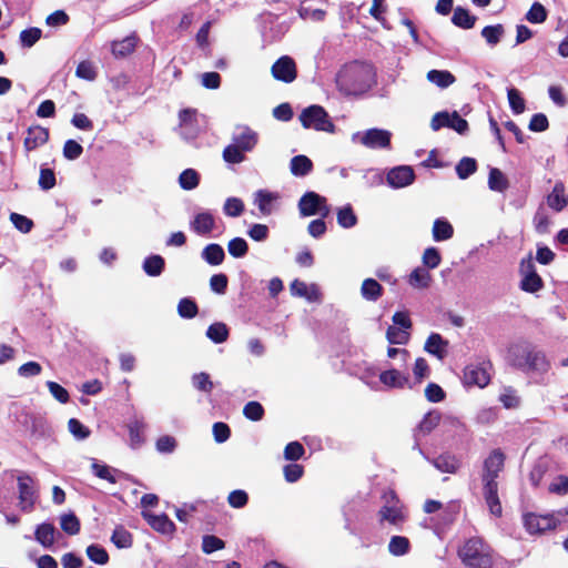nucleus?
Listing matches in <instances>:
<instances>
[{
    "mask_svg": "<svg viewBox=\"0 0 568 568\" xmlns=\"http://www.w3.org/2000/svg\"><path fill=\"white\" fill-rule=\"evenodd\" d=\"M509 356L513 365L534 376L536 383H546V375L551 364L544 352L528 346H515L509 351Z\"/></svg>",
    "mask_w": 568,
    "mask_h": 568,
    "instance_id": "obj_1",
    "label": "nucleus"
},
{
    "mask_svg": "<svg viewBox=\"0 0 568 568\" xmlns=\"http://www.w3.org/2000/svg\"><path fill=\"white\" fill-rule=\"evenodd\" d=\"M372 81L371 65L359 62L344 65L336 75V85L346 95L365 92L369 89Z\"/></svg>",
    "mask_w": 568,
    "mask_h": 568,
    "instance_id": "obj_2",
    "label": "nucleus"
},
{
    "mask_svg": "<svg viewBox=\"0 0 568 568\" xmlns=\"http://www.w3.org/2000/svg\"><path fill=\"white\" fill-rule=\"evenodd\" d=\"M458 556L462 561L471 568H490L491 550L481 538L473 537L459 548Z\"/></svg>",
    "mask_w": 568,
    "mask_h": 568,
    "instance_id": "obj_3",
    "label": "nucleus"
},
{
    "mask_svg": "<svg viewBox=\"0 0 568 568\" xmlns=\"http://www.w3.org/2000/svg\"><path fill=\"white\" fill-rule=\"evenodd\" d=\"M300 121L305 129H314L329 133L334 132L335 129L324 108L316 104L304 109L300 114Z\"/></svg>",
    "mask_w": 568,
    "mask_h": 568,
    "instance_id": "obj_4",
    "label": "nucleus"
},
{
    "mask_svg": "<svg viewBox=\"0 0 568 568\" xmlns=\"http://www.w3.org/2000/svg\"><path fill=\"white\" fill-rule=\"evenodd\" d=\"M19 507L24 513H31L38 499L36 480L29 474L22 473L17 478Z\"/></svg>",
    "mask_w": 568,
    "mask_h": 568,
    "instance_id": "obj_5",
    "label": "nucleus"
},
{
    "mask_svg": "<svg viewBox=\"0 0 568 568\" xmlns=\"http://www.w3.org/2000/svg\"><path fill=\"white\" fill-rule=\"evenodd\" d=\"M298 211L304 217L312 215L327 217L331 213V207L327 204L326 197L316 192L308 191L300 199Z\"/></svg>",
    "mask_w": 568,
    "mask_h": 568,
    "instance_id": "obj_6",
    "label": "nucleus"
},
{
    "mask_svg": "<svg viewBox=\"0 0 568 568\" xmlns=\"http://www.w3.org/2000/svg\"><path fill=\"white\" fill-rule=\"evenodd\" d=\"M390 138L392 133L389 131L374 128L354 133L352 141L368 149H386L390 145Z\"/></svg>",
    "mask_w": 568,
    "mask_h": 568,
    "instance_id": "obj_7",
    "label": "nucleus"
},
{
    "mask_svg": "<svg viewBox=\"0 0 568 568\" xmlns=\"http://www.w3.org/2000/svg\"><path fill=\"white\" fill-rule=\"evenodd\" d=\"M384 498L385 505L378 511L381 523L386 521L394 526L402 525L406 516L399 500L393 491L385 494Z\"/></svg>",
    "mask_w": 568,
    "mask_h": 568,
    "instance_id": "obj_8",
    "label": "nucleus"
},
{
    "mask_svg": "<svg viewBox=\"0 0 568 568\" xmlns=\"http://www.w3.org/2000/svg\"><path fill=\"white\" fill-rule=\"evenodd\" d=\"M489 369V363L467 365L464 369V384L466 386H477L479 388H484L490 382Z\"/></svg>",
    "mask_w": 568,
    "mask_h": 568,
    "instance_id": "obj_9",
    "label": "nucleus"
},
{
    "mask_svg": "<svg viewBox=\"0 0 568 568\" xmlns=\"http://www.w3.org/2000/svg\"><path fill=\"white\" fill-rule=\"evenodd\" d=\"M520 288L528 293H536L542 288V280L537 274L534 261L528 257L520 263Z\"/></svg>",
    "mask_w": 568,
    "mask_h": 568,
    "instance_id": "obj_10",
    "label": "nucleus"
},
{
    "mask_svg": "<svg viewBox=\"0 0 568 568\" xmlns=\"http://www.w3.org/2000/svg\"><path fill=\"white\" fill-rule=\"evenodd\" d=\"M271 74L276 81L292 83L297 78V67L290 55H282L271 68Z\"/></svg>",
    "mask_w": 568,
    "mask_h": 568,
    "instance_id": "obj_11",
    "label": "nucleus"
},
{
    "mask_svg": "<svg viewBox=\"0 0 568 568\" xmlns=\"http://www.w3.org/2000/svg\"><path fill=\"white\" fill-rule=\"evenodd\" d=\"M430 126L434 131H438L439 129L447 126L460 134L468 130L467 121L463 119L456 111L453 113L445 111L436 113L432 118Z\"/></svg>",
    "mask_w": 568,
    "mask_h": 568,
    "instance_id": "obj_12",
    "label": "nucleus"
},
{
    "mask_svg": "<svg viewBox=\"0 0 568 568\" xmlns=\"http://www.w3.org/2000/svg\"><path fill=\"white\" fill-rule=\"evenodd\" d=\"M281 200L278 192L261 189L254 192L253 203L262 215H271L277 207Z\"/></svg>",
    "mask_w": 568,
    "mask_h": 568,
    "instance_id": "obj_13",
    "label": "nucleus"
},
{
    "mask_svg": "<svg viewBox=\"0 0 568 568\" xmlns=\"http://www.w3.org/2000/svg\"><path fill=\"white\" fill-rule=\"evenodd\" d=\"M379 381L387 388L403 389L405 387H413L408 373L396 367L381 372Z\"/></svg>",
    "mask_w": 568,
    "mask_h": 568,
    "instance_id": "obj_14",
    "label": "nucleus"
},
{
    "mask_svg": "<svg viewBox=\"0 0 568 568\" xmlns=\"http://www.w3.org/2000/svg\"><path fill=\"white\" fill-rule=\"evenodd\" d=\"M524 525L529 534H541L555 529L557 520L551 515L526 514L524 516Z\"/></svg>",
    "mask_w": 568,
    "mask_h": 568,
    "instance_id": "obj_15",
    "label": "nucleus"
},
{
    "mask_svg": "<svg viewBox=\"0 0 568 568\" xmlns=\"http://www.w3.org/2000/svg\"><path fill=\"white\" fill-rule=\"evenodd\" d=\"M415 180V173L412 166L399 165L388 171L386 181L393 189H402L410 185Z\"/></svg>",
    "mask_w": 568,
    "mask_h": 568,
    "instance_id": "obj_16",
    "label": "nucleus"
},
{
    "mask_svg": "<svg viewBox=\"0 0 568 568\" xmlns=\"http://www.w3.org/2000/svg\"><path fill=\"white\" fill-rule=\"evenodd\" d=\"M414 449H417L418 453L425 459H427L429 463H432L434 465V467L442 473L455 474L460 467L459 459L452 454L446 453V454L439 455L436 458L429 459L428 456H426L425 453L423 452V449L419 447V444H415Z\"/></svg>",
    "mask_w": 568,
    "mask_h": 568,
    "instance_id": "obj_17",
    "label": "nucleus"
},
{
    "mask_svg": "<svg viewBox=\"0 0 568 568\" xmlns=\"http://www.w3.org/2000/svg\"><path fill=\"white\" fill-rule=\"evenodd\" d=\"M504 467V454L500 450H494L484 463V484H497L496 478Z\"/></svg>",
    "mask_w": 568,
    "mask_h": 568,
    "instance_id": "obj_18",
    "label": "nucleus"
},
{
    "mask_svg": "<svg viewBox=\"0 0 568 568\" xmlns=\"http://www.w3.org/2000/svg\"><path fill=\"white\" fill-rule=\"evenodd\" d=\"M215 217L210 211L196 213L190 222V229L200 236H209L215 229Z\"/></svg>",
    "mask_w": 568,
    "mask_h": 568,
    "instance_id": "obj_19",
    "label": "nucleus"
},
{
    "mask_svg": "<svg viewBox=\"0 0 568 568\" xmlns=\"http://www.w3.org/2000/svg\"><path fill=\"white\" fill-rule=\"evenodd\" d=\"M232 142L244 152H251L258 142V134L248 126L240 125L233 133Z\"/></svg>",
    "mask_w": 568,
    "mask_h": 568,
    "instance_id": "obj_20",
    "label": "nucleus"
},
{
    "mask_svg": "<svg viewBox=\"0 0 568 568\" xmlns=\"http://www.w3.org/2000/svg\"><path fill=\"white\" fill-rule=\"evenodd\" d=\"M293 296L303 297L308 302H316L321 297L320 290L316 284H307L300 280H294L290 285Z\"/></svg>",
    "mask_w": 568,
    "mask_h": 568,
    "instance_id": "obj_21",
    "label": "nucleus"
},
{
    "mask_svg": "<svg viewBox=\"0 0 568 568\" xmlns=\"http://www.w3.org/2000/svg\"><path fill=\"white\" fill-rule=\"evenodd\" d=\"M49 139V131L40 125H34L28 129L24 138V149L27 152L33 151L37 148L47 143Z\"/></svg>",
    "mask_w": 568,
    "mask_h": 568,
    "instance_id": "obj_22",
    "label": "nucleus"
},
{
    "mask_svg": "<svg viewBox=\"0 0 568 568\" xmlns=\"http://www.w3.org/2000/svg\"><path fill=\"white\" fill-rule=\"evenodd\" d=\"M142 516L154 530L161 534L170 535L175 530V525L164 514L154 515L150 511H142Z\"/></svg>",
    "mask_w": 568,
    "mask_h": 568,
    "instance_id": "obj_23",
    "label": "nucleus"
},
{
    "mask_svg": "<svg viewBox=\"0 0 568 568\" xmlns=\"http://www.w3.org/2000/svg\"><path fill=\"white\" fill-rule=\"evenodd\" d=\"M547 205L556 211L561 212L568 205V195L561 181L555 183L552 191L547 195Z\"/></svg>",
    "mask_w": 568,
    "mask_h": 568,
    "instance_id": "obj_24",
    "label": "nucleus"
},
{
    "mask_svg": "<svg viewBox=\"0 0 568 568\" xmlns=\"http://www.w3.org/2000/svg\"><path fill=\"white\" fill-rule=\"evenodd\" d=\"M447 346L448 342L440 334L432 333L425 342L424 349L442 361L447 355Z\"/></svg>",
    "mask_w": 568,
    "mask_h": 568,
    "instance_id": "obj_25",
    "label": "nucleus"
},
{
    "mask_svg": "<svg viewBox=\"0 0 568 568\" xmlns=\"http://www.w3.org/2000/svg\"><path fill=\"white\" fill-rule=\"evenodd\" d=\"M484 497L489 511L494 516H501L503 508L498 497V484H484Z\"/></svg>",
    "mask_w": 568,
    "mask_h": 568,
    "instance_id": "obj_26",
    "label": "nucleus"
},
{
    "mask_svg": "<svg viewBox=\"0 0 568 568\" xmlns=\"http://www.w3.org/2000/svg\"><path fill=\"white\" fill-rule=\"evenodd\" d=\"M439 422L440 414L438 412L433 410L427 413L418 424L417 429L415 432V444H418V439L420 437L428 435L436 426H438Z\"/></svg>",
    "mask_w": 568,
    "mask_h": 568,
    "instance_id": "obj_27",
    "label": "nucleus"
},
{
    "mask_svg": "<svg viewBox=\"0 0 568 568\" xmlns=\"http://www.w3.org/2000/svg\"><path fill=\"white\" fill-rule=\"evenodd\" d=\"M181 134L186 140H192L196 135L195 112L191 110H182L179 113Z\"/></svg>",
    "mask_w": 568,
    "mask_h": 568,
    "instance_id": "obj_28",
    "label": "nucleus"
},
{
    "mask_svg": "<svg viewBox=\"0 0 568 568\" xmlns=\"http://www.w3.org/2000/svg\"><path fill=\"white\" fill-rule=\"evenodd\" d=\"M407 282L414 288L425 290L432 283V275L425 267H416L408 275Z\"/></svg>",
    "mask_w": 568,
    "mask_h": 568,
    "instance_id": "obj_29",
    "label": "nucleus"
},
{
    "mask_svg": "<svg viewBox=\"0 0 568 568\" xmlns=\"http://www.w3.org/2000/svg\"><path fill=\"white\" fill-rule=\"evenodd\" d=\"M426 79L440 89H446L455 83V75L447 70H430L426 74Z\"/></svg>",
    "mask_w": 568,
    "mask_h": 568,
    "instance_id": "obj_30",
    "label": "nucleus"
},
{
    "mask_svg": "<svg viewBox=\"0 0 568 568\" xmlns=\"http://www.w3.org/2000/svg\"><path fill=\"white\" fill-rule=\"evenodd\" d=\"M201 256L207 264L215 266L223 263L225 253L220 244L211 243L203 248Z\"/></svg>",
    "mask_w": 568,
    "mask_h": 568,
    "instance_id": "obj_31",
    "label": "nucleus"
},
{
    "mask_svg": "<svg viewBox=\"0 0 568 568\" xmlns=\"http://www.w3.org/2000/svg\"><path fill=\"white\" fill-rule=\"evenodd\" d=\"M433 239L436 242L450 240L454 235L453 225L445 219H436L432 230Z\"/></svg>",
    "mask_w": 568,
    "mask_h": 568,
    "instance_id": "obj_32",
    "label": "nucleus"
},
{
    "mask_svg": "<svg viewBox=\"0 0 568 568\" xmlns=\"http://www.w3.org/2000/svg\"><path fill=\"white\" fill-rule=\"evenodd\" d=\"M55 532L57 530L53 525L44 523L37 527L34 537L40 545L44 548H49L54 542Z\"/></svg>",
    "mask_w": 568,
    "mask_h": 568,
    "instance_id": "obj_33",
    "label": "nucleus"
},
{
    "mask_svg": "<svg viewBox=\"0 0 568 568\" xmlns=\"http://www.w3.org/2000/svg\"><path fill=\"white\" fill-rule=\"evenodd\" d=\"M362 297L366 301L375 302L383 294L382 285L374 278H366L361 286Z\"/></svg>",
    "mask_w": 568,
    "mask_h": 568,
    "instance_id": "obj_34",
    "label": "nucleus"
},
{
    "mask_svg": "<svg viewBox=\"0 0 568 568\" xmlns=\"http://www.w3.org/2000/svg\"><path fill=\"white\" fill-rule=\"evenodd\" d=\"M313 169L312 161L306 155H296L291 159L290 170L295 176H305Z\"/></svg>",
    "mask_w": 568,
    "mask_h": 568,
    "instance_id": "obj_35",
    "label": "nucleus"
},
{
    "mask_svg": "<svg viewBox=\"0 0 568 568\" xmlns=\"http://www.w3.org/2000/svg\"><path fill=\"white\" fill-rule=\"evenodd\" d=\"M205 335L213 343L221 344L227 341L230 331L226 324L215 322L207 327Z\"/></svg>",
    "mask_w": 568,
    "mask_h": 568,
    "instance_id": "obj_36",
    "label": "nucleus"
},
{
    "mask_svg": "<svg viewBox=\"0 0 568 568\" xmlns=\"http://www.w3.org/2000/svg\"><path fill=\"white\" fill-rule=\"evenodd\" d=\"M388 551L395 557L407 555L410 550V542L407 537L393 536L388 542Z\"/></svg>",
    "mask_w": 568,
    "mask_h": 568,
    "instance_id": "obj_37",
    "label": "nucleus"
},
{
    "mask_svg": "<svg viewBox=\"0 0 568 568\" xmlns=\"http://www.w3.org/2000/svg\"><path fill=\"white\" fill-rule=\"evenodd\" d=\"M337 223L343 229H352L357 224V216L351 204L337 210Z\"/></svg>",
    "mask_w": 568,
    "mask_h": 568,
    "instance_id": "obj_38",
    "label": "nucleus"
},
{
    "mask_svg": "<svg viewBox=\"0 0 568 568\" xmlns=\"http://www.w3.org/2000/svg\"><path fill=\"white\" fill-rule=\"evenodd\" d=\"M452 22L463 29H470L476 22V17L471 16L468 10L457 7L454 10Z\"/></svg>",
    "mask_w": 568,
    "mask_h": 568,
    "instance_id": "obj_39",
    "label": "nucleus"
},
{
    "mask_svg": "<svg viewBox=\"0 0 568 568\" xmlns=\"http://www.w3.org/2000/svg\"><path fill=\"white\" fill-rule=\"evenodd\" d=\"M164 268V258L160 255H151L143 262V271L149 276H159Z\"/></svg>",
    "mask_w": 568,
    "mask_h": 568,
    "instance_id": "obj_40",
    "label": "nucleus"
},
{
    "mask_svg": "<svg viewBox=\"0 0 568 568\" xmlns=\"http://www.w3.org/2000/svg\"><path fill=\"white\" fill-rule=\"evenodd\" d=\"M199 183L200 174L194 169H186L179 176V184L183 190H194Z\"/></svg>",
    "mask_w": 568,
    "mask_h": 568,
    "instance_id": "obj_41",
    "label": "nucleus"
},
{
    "mask_svg": "<svg viewBox=\"0 0 568 568\" xmlns=\"http://www.w3.org/2000/svg\"><path fill=\"white\" fill-rule=\"evenodd\" d=\"M504 33L505 29L501 24L487 26L481 30V37L490 47L496 45L501 40Z\"/></svg>",
    "mask_w": 568,
    "mask_h": 568,
    "instance_id": "obj_42",
    "label": "nucleus"
},
{
    "mask_svg": "<svg viewBox=\"0 0 568 568\" xmlns=\"http://www.w3.org/2000/svg\"><path fill=\"white\" fill-rule=\"evenodd\" d=\"M488 186L493 191L503 192L508 187V181L499 169H491L488 176Z\"/></svg>",
    "mask_w": 568,
    "mask_h": 568,
    "instance_id": "obj_43",
    "label": "nucleus"
},
{
    "mask_svg": "<svg viewBox=\"0 0 568 568\" xmlns=\"http://www.w3.org/2000/svg\"><path fill=\"white\" fill-rule=\"evenodd\" d=\"M91 469H92V473L97 477L108 480L111 484L116 483V478H115L116 470L111 468L110 466L100 464L99 462L93 460V463L91 464Z\"/></svg>",
    "mask_w": 568,
    "mask_h": 568,
    "instance_id": "obj_44",
    "label": "nucleus"
},
{
    "mask_svg": "<svg viewBox=\"0 0 568 568\" xmlns=\"http://www.w3.org/2000/svg\"><path fill=\"white\" fill-rule=\"evenodd\" d=\"M129 437L132 448H138L143 443L144 425L140 420H133L129 424Z\"/></svg>",
    "mask_w": 568,
    "mask_h": 568,
    "instance_id": "obj_45",
    "label": "nucleus"
},
{
    "mask_svg": "<svg viewBox=\"0 0 568 568\" xmlns=\"http://www.w3.org/2000/svg\"><path fill=\"white\" fill-rule=\"evenodd\" d=\"M68 430L77 440H84L90 437L91 430L77 418H70Z\"/></svg>",
    "mask_w": 568,
    "mask_h": 568,
    "instance_id": "obj_46",
    "label": "nucleus"
},
{
    "mask_svg": "<svg viewBox=\"0 0 568 568\" xmlns=\"http://www.w3.org/2000/svg\"><path fill=\"white\" fill-rule=\"evenodd\" d=\"M85 552L88 558L97 565H105L109 561L106 550L100 545L93 544L88 546Z\"/></svg>",
    "mask_w": 568,
    "mask_h": 568,
    "instance_id": "obj_47",
    "label": "nucleus"
},
{
    "mask_svg": "<svg viewBox=\"0 0 568 568\" xmlns=\"http://www.w3.org/2000/svg\"><path fill=\"white\" fill-rule=\"evenodd\" d=\"M244 153L245 152L241 148L236 146V144L232 142L223 150V159L227 163L239 164L245 160Z\"/></svg>",
    "mask_w": 568,
    "mask_h": 568,
    "instance_id": "obj_48",
    "label": "nucleus"
},
{
    "mask_svg": "<svg viewBox=\"0 0 568 568\" xmlns=\"http://www.w3.org/2000/svg\"><path fill=\"white\" fill-rule=\"evenodd\" d=\"M227 251L235 258L244 257L248 251L247 242L243 237H234L229 241Z\"/></svg>",
    "mask_w": 568,
    "mask_h": 568,
    "instance_id": "obj_49",
    "label": "nucleus"
},
{
    "mask_svg": "<svg viewBox=\"0 0 568 568\" xmlns=\"http://www.w3.org/2000/svg\"><path fill=\"white\" fill-rule=\"evenodd\" d=\"M111 541L118 548H129L132 546V535L123 527H116L111 536Z\"/></svg>",
    "mask_w": 568,
    "mask_h": 568,
    "instance_id": "obj_50",
    "label": "nucleus"
},
{
    "mask_svg": "<svg viewBox=\"0 0 568 568\" xmlns=\"http://www.w3.org/2000/svg\"><path fill=\"white\" fill-rule=\"evenodd\" d=\"M223 212L231 217H237L244 212V203L239 197H227L223 205Z\"/></svg>",
    "mask_w": 568,
    "mask_h": 568,
    "instance_id": "obj_51",
    "label": "nucleus"
},
{
    "mask_svg": "<svg viewBox=\"0 0 568 568\" xmlns=\"http://www.w3.org/2000/svg\"><path fill=\"white\" fill-rule=\"evenodd\" d=\"M477 164L473 158H463L456 165V173L459 179L465 180L475 173Z\"/></svg>",
    "mask_w": 568,
    "mask_h": 568,
    "instance_id": "obj_52",
    "label": "nucleus"
},
{
    "mask_svg": "<svg viewBox=\"0 0 568 568\" xmlns=\"http://www.w3.org/2000/svg\"><path fill=\"white\" fill-rule=\"evenodd\" d=\"M386 338L390 344L403 345L409 339V332L396 326H389L386 332Z\"/></svg>",
    "mask_w": 568,
    "mask_h": 568,
    "instance_id": "obj_53",
    "label": "nucleus"
},
{
    "mask_svg": "<svg viewBox=\"0 0 568 568\" xmlns=\"http://www.w3.org/2000/svg\"><path fill=\"white\" fill-rule=\"evenodd\" d=\"M135 47V39L132 37H128L122 41L113 42L112 44V53L115 57H125L130 54Z\"/></svg>",
    "mask_w": 568,
    "mask_h": 568,
    "instance_id": "obj_54",
    "label": "nucleus"
},
{
    "mask_svg": "<svg viewBox=\"0 0 568 568\" xmlns=\"http://www.w3.org/2000/svg\"><path fill=\"white\" fill-rule=\"evenodd\" d=\"M507 98H508L509 106L514 113L520 114L525 111V100L523 99L520 92L517 89H515V88L508 89Z\"/></svg>",
    "mask_w": 568,
    "mask_h": 568,
    "instance_id": "obj_55",
    "label": "nucleus"
},
{
    "mask_svg": "<svg viewBox=\"0 0 568 568\" xmlns=\"http://www.w3.org/2000/svg\"><path fill=\"white\" fill-rule=\"evenodd\" d=\"M178 313L183 318H193L197 314V305L193 300L184 297L178 304Z\"/></svg>",
    "mask_w": 568,
    "mask_h": 568,
    "instance_id": "obj_56",
    "label": "nucleus"
},
{
    "mask_svg": "<svg viewBox=\"0 0 568 568\" xmlns=\"http://www.w3.org/2000/svg\"><path fill=\"white\" fill-rule=\"evenodd\" d=\"M534 226L538 234H546L549 232L551 221L548 214L539 209L534 216Z\"/></svg>",
    "mask_w": 568,
    "mask_h": 568,
    "instance_id": "obj_57",
    "label": "nucleus"
},
{
    "mask_svg": "<svg viewBox=\"0 0 568 568\" xmlns=\"http://www.w3.org/2000/svg\"><path fill=\"white\" fill-rule=\"evenodd\" d=\"M499 400L507 409L517 408L520 405V397L517 395V392L510 387L504 388Z\"/></svg>",
    "mask_w": 568,
    "mask_h": 568,
    "instance_id": "obj_58",
    "label": "nucleus"
},
{
    "mask_svg": "<svg viewBox=\"0 0 568 568\" xmlns=\"http://www.w3.org/2000/svg\"><path fill=\"white\" fill-rule=\"evenodd\" d=\"M60 525L62 530L69 535H77L80 531V521L73 514L62 515Z\"/></svg>",
    "mask_w": 568,
    "mask_h": 568,
    "instance_id": "obj_59",
    "label": "nucleus"
},
{
    "mask_svg": "<svg viewBox=\"0 0 568 568\" xmlns=\"http://www.w3.org/2000/svg\"><path fill=\"white\" fill-rule=\"evenodd\" d=\"M526 19L530 23H542L547 19V11L541 3L535 2L526 13Z\"/></svg>",
    "mask_w": 568,
    "mask_h": 568,
    "instance_id": "obj_60",
    "label": "nucleus"
},
{
    "mask_svg": "<svg viewBox=\"0 0 568 568\" xmlns=\"http://www.w3.org/2000/svg\"><path fill=\"white\" fill-rule=\"evenodd\" d=\"M422 261L424 266L433 270L440 264L442 256L436 247H427L423 253Z\"/></svg>",
    "mask_w": 568,
    "mask_h": 568,
    "instance_id": "obj_61",
    "label": "nucleus"
},
{
    "mask_svg": "<svg viewBox=\"0 0 568 568\" xmlns=\"http://www.w3.org/2000/svg\"><path fill=\"white\" fill-rule=\"evenodd\" d=\"M75 75L87 81H93L97 78V69L90 61H82L78 64Z\"/></svg>",
    "mask_w": 568,
    "mask_h": 568,
    "instance_id": "obj_62",
    "label": "nucleus"
},
{
    "mask_svg": "<svg viewBox=\"0 0 568 568\" xmlns=\"http://www.w3.org/2000/svg\"><path fill=\"white\" fill-rule=\"evenodd\" d=\"M243 414L246 418L257 422L262 419L264 408L258 402H248L243 408Z\"/></svg>",
    "mask_w": 568,
    "mask_h": 568,
    "instance_id": "obj_63",
    "label": "nucleus"
},
{
    "mask_svg": "<svg viewBox=\"0 0 568 568\" xmlns=\"http://www.w3.org/2000/svg\"><path fill=\"white\" fill-rule=\"evenodd\" d=\"M42 31L38 28L26 29L20 33L21 44L26 48H31L40 38Z\"/></svg>",
    "mask_w": 568,
    "mask_h": 568,
    "instance_id": "obj_64",
    "label": "nucleus"
}]
</instances>
